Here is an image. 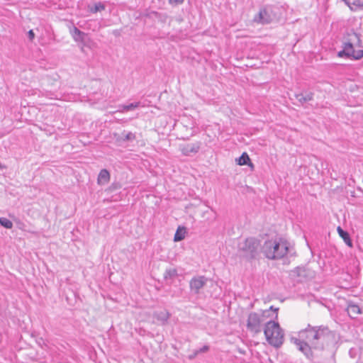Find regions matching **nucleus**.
I'll list each match as a JSON object with an SVG mask.
<instances>
[{
    "instance_id": "423d86ee",
    "label": "nucleus",
    "mask_w": 363,
    "mask_h": 363,
    "mask_svg": "<svg viewBox=\"0 0 363 363\" xmlns=\"http://www.w3.org/2000/svg\"><path fill=\"white\" fill-rule=\"evenodd\" d=\"M258 247V242L255 238H247L239 244V249L242 252L241 255L247 259L254 258L256 255Z\"/></svg>"
},
{
    "instance_id": "6e6552de",
    "label": "nucleus",
    "mask_w": 363,
    "mask_h": 363,
    "mask_svg": "<svg viewBox=\"0 0 363 363\" xmlns=\"http://www.w3.org/2000/svg\"><path fill=\"white\" fill-rule=\"evenodd\" d=\"M207 278L204 276L196 277L191 279L189 286L191 291L195 294H199L201 289H202L206 284Z\"/></svg>"
},
{
    "instance_id": "4be33fe9",
    "label": "nucleus",
    "mask_w": 363,
    "mask_h": 363,
    "mask_svg": "<svg viewBox=\"0 0 363 363\" xmlns=\"http://www.w3.org/2000/svg\"><path fill=\"white\" fill-rule=\"evenodd\" d=\"M169 318V313L167 312L162 313L161 316L158 317V319L161 320L163 323H167Z\"/></svg>"
},
{
    "instance_id": "9d476101",
    "label": "nucleus",
    "mask_w": 363,
    "mask_h": 363,
    "mask_svg": "<svg viewBox=\"0 0 363 363\" xmlns=\"http://www.w3.org/2000/svg\"><path fill=\"white\" fill-rule=\"evenodd\" d=\"M111 176L109 172L106 169H103L98 175L97 183L99 185H104L109 182Z\"/></svg>"
},
{
    "instance_id": "f03ea898",
    "label": "nucleus",
    "mask_w": 363,
    "mask_h": 363,
    "mask_svg": "<svg viewBox=\"0 0 363 363\" xmlns=\"http://www.w3.org/2000/svg\"><path fill=\"white\" fill-rule=\"evenodd\" d=\"M342 48L337 57L352 60L363 58V41L359 34L352 30L347 32L343 38Z\"/></svg>"
},
{
    "instance_id": "f8f14e48",
    "label": "nucleus",
    "mask_w": 363,
    "mask_h": 363,
    "mask_svg": "<svg viewBox=\"0 0 363 363\" xmlns=\"http://www.w3.org/2000/svg\"><path fill=\"white\" fill-rule=\"evenodd\" d=\"M337 231L339 235L342 238L345 244L350 247H352V242L350 239V235L347 232L345 231L341 227L338 226L337 228Z\"/></svg>"
},
{
    "instance_id": "aec40b11",
    "label": "nucleus",
    "mask_w": 363,
    "mask_h": 363,
    "mask_svg": "<svg viewBox=\"0 0 363 363\" xmlns=\"http://www.w3.org/2000/svg\"><path fill=\"white\" fill-rule=\"evenodd\" d=\"M104 9H105V6H104L103 4L97 3V4H95V5L94 6L90 7L89 8V11L91 13H96L98 11H101L104 10Z\"/></svg>"
},
{
    "instance_id": "a211bd4d",
    "label": "nucleus",
    "mask_w": 363,
    "mask_h": 363,
    "mask_svg": "<svg viewBox=\"0 0 363 363\" xmlns=\"http://www.w3.org/2000/svg\"><path fill=\"white\" fill-rule=\"evenodd\" d=\"M177 276V269L174 268H172V269H169L166 270L164 275V279H172Z\"/></svg>"
},
{
    "instance_id": "6ab92c4d",
    "label": "nucleus",
    "mask_w": 363,
    "mask_h": 363,
    "mask_svg": "<svg viewBox=\"0 0 363 363\" xmlns=\"http://www.w3.org/2000/svg\"><path fill=\"white\" fill-rule=\"evenodd\" d=\"M0 224L7 229H11L13 227V223L6 218H0Z\"/></svg>"
},
{
    "instance_id": "b1692460",
    "label": "nucleus",
    "mask_w": 363,
    "mask_h": 363,
    "mask_svg": "<svg viewBox=\"0 0 363 363\" xmlns=\"http://www.w3.org/2000/svg\"><path fill=\"white\" fill-rule=\"evenodd\" d=\"M138 106V104H130V105L125 106L124 109L128 111V110L135 108Z\"/></svg>"
},
{
    "instance_id": "5701e85b",
    "label": "nucleus",
    "mask_w": 363,
    "mask_h": 363,
    "mask_svg": "<svg viewBox=\"0 0 363 363\" xmlns=\"http://www.w3.org/2000/svg\"><path fill=\"white\" fill-rule=\"evenodd\" d=\"M135 139V135L131 132L128 133L125 135L124 141L133 140Z\"/></svg>"
},
{
    "instance_id": "ddd939ff",
    "label": "nucleus",
    "mask_w": 363,
    "mask_h": 363,
    "mask_svg": "<svg viewBox=\"0 0 363 363\" xmlns=\"http://www.w3.org/2000/svg\"><path fill=\"white\" fill-rule=\"evenodd\" d=\"M313 94L312 92H305L296 94V99L301 104L311 101L313 99Z\"/></svg>"
},
{
    "instance_id": "a878e982",
    "label": "nucleus",
    "mask_w": 363,
    "mask_h": 363,
    "mask_svg": "<svg viewBox=\"0 0 363 363\" xmlns=\"http://www.w3.org/2000/svg\"><path fill=\"white\" fill-rule=\"evenodd\" d=\"M28 38L30 39V40H33L35 38V33L33 31V30H30L28 33Z\"/></svg>"
},
{
    "instance_id": "1a4fd4ad",
    "label": "nucleus",
    "mask_w": 363,
    "mask_h": 363,
    "mask_svg": "<svg viewBox=\"0 0 363 363\" xmlns=\"http://www.w3.org/2000/svg\"><path fill=\"white\" fill-rule=\"evenodd\" d=\"M199 149L200 144L199 143L186 144L181 147V150L184 155L196 154L199 152Z\"/></svg>"
},
{
    "instance_id": "412c9836",
    "label": "nucleus",
    "mask_w": 363,
    "mask_h": 363,
    "mask_svg": "<svg viewBox=\"0 0 363 363\" xmlns=\"http://www.w3.org/2000/svg\"><path fill=\"white\" fill-rule=\"evenodd\" d=\"M209 350V347L208 345H204L201 349L196 350L192 355L189 356L190 359L194 358L196 355H198L199 353H204L208 352Z\"/></svg>"
},
{
    "instance_id": "f257e3e1",
    "label": "nucleus",
    "mask_w": 363,
    "mask_h": 363,
    "mask_svg": "<svg viewBox=\"0 0 363 363\" xmlns=\"http://www.w3.org/2000/svg\"><path fill=\"white\" fill-rule=\"evenodd\" d=\"M330 337L331 332L328 327L308 325L293 340L298 350L309 358L313 356L312 350H323L328 344Z\"/></svg>"
},
{
    "instance_id": "39448f33",
    "label": "nucleus",
    "mask_w": 363,
    "mask_h": 363,
    "mask_svg": "<svg viewBox=\"0 0 363 363\" xmlns=\"http://www.w3.org/2000/svg\"><path fill=\"white\" fill-rule=\"evenodd\" d=\"M269 315V311H264L260 313H250L247 320V330L254 334L260 333L262 330V325L266 322V318Z\"/></svg>"
},
{
    "instance_id": "9b49d317",
    "label": "nucleus",
    "mask_w": 363,
    "mask_h": 363,
    "mask_svg": "<svg viewBox=\"0 0 363 363\" xmlns=\"http://www.w3.org/2000/svg\"><path fill=\"white\" fill-rule=\"evenodd\" d=\"M353 11L363 9V0H342Z\"/></svg>"
},
{
    "instance_id": "0eeeda50",
    "label": "nucleus",
    "mask_w": 363,
    "mask_h": 363,
    "mask_svg": "<svg viewBox=\"0 0 363 363\" xmlns=\"http://www.w3.org/2000/svg\"><path fill=\"white\" fill-rule=\"evenodd\" d=\"M274 18V15L270 6H265L260 9L257 14L253 18V21L259 24H268Z\"/></svg>"
},
{
    "instance_id": "7ed1b4c3",
    "label": "nucleus",
    "mask_w": 363,
    "mask_h": 363,
    "mask_svg": "<svg viewBox=\"0 0 363 363\" xmlns=\"http://www.w3.org/2000/svg\"><path fill=\"white\" fill-rule=\"evenodd\" d=\"M292 251L290 243L281 238L266 240L262 247V252L269 259H280Z\"/></svg>"
},
{
    "instance_id": "4468645a",
    "label": "nucleus",
    "mask_w": 363,
    "mask_h": 363,
    "mask_svg": "<svg viewBox=\"0 0 363 363\" xmlns=\"http://www.w3.org/2000/svg\"><path fill=\"white\" fill-rule=\"evenodd\" d=\"M70 32L75 41L82 42L84 40L85 34L79 30L77 27L73 26Z\"/></svg>"
},
{
    "instance_id": "f3484780",
    "label": "nucleus",
    "mask_w": 363,
    "mask_h": 363,
    "mask_svg": "<svg viewBox=\"0 0 363 363\" xmlns=\"http://www.w3.org/2000/svg\"><path fill=\"white\" fill-rule=\"evenodd\" d=\"M347 313L351 318H354L361 313V310L357 305L352 304L348 306Z\"/></svg>"
},
{
    "instance_id": "20e7f679",
    "label": "nucleus",
    "mask_w": 363,
    "mask_h": 363,
    "mask_svg": "<svg viewBox=\"0 0 363 363\" xmlns=\"http://www.w3.org/2000/svg\"><path fill=\"white\" fill-rule=\"evenodd\" d=\"M264 333L268 343L275 347H279L284 340V332L279 324L270 320L264 323Z\"/></svg>"
},
{
    "instance_id": "2eb2a0df",
    "label": "nucleus",
    "mask_w": 363,
    "mask_h": 363,
    "mask_svg": "<svg viewBox=\"0 0 363 363\" xmlns=\"http://www.w3.org/2000/svg\"><path fill=\"white\" fill-rule=\"evenodd\" d=\"M235 160L239 165L248 164L251 167H253V164L250 162V159L246 152H243L242 155Z\"/></svg>"
},
{
    "instance_id": "393cba45",
    "label": "nucleus",
    "mask_w": 363,
    "mask_h": 363,
    "mask_svg": "<svg viewBox=\"0 0 363 363\" xmlns=\"http://www.w3.org/2000/svg\"><path fill=\"white\" fill-rule=\"evenodd\" d=\"M184 0H169V3L172 5H178L184 2Z\"/></svg>"
},
{
    "instance_id": "dca6fc26",
    "label": "nucleus",
    "mask_w": 363,
    "mask_h": 363,
    "mask_svg": "<svg viewBox=\"0 0 363 363\" xmlns=\"http://www.w3.org/2000/svg\"><path fill=\"white\" fill-rule=\"evenodd\" d=\"M186 233V228L179 226L174 237V241L178 242L184 239Z\"/></svg>"
}]
</instances>
